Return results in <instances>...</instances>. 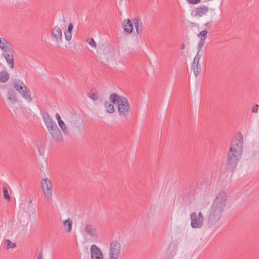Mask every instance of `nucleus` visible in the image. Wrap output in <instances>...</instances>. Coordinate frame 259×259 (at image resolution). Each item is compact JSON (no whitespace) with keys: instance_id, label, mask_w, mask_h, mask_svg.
Segmentation results:
<instances>
[{"instance_id":"nucleus-1","label":"nucleus","mask_w":259,"mask_h":259,"mask_svg":"<svg viewBox=\"0 0 259 259\" xmlns=\"http://www.w3.org/2000/svg\"><path fill=\"white\" fill-rule=\"evenodd\" d=\"M243 151V137L239 134L232 140L227 156V169L233 172L241 159Z\"/></svg>"},{"instance_id":"nucleus-2","label":"nucleus","mask_w":259,"mask_h":259,"mask_svg":"<svg viewBox=\"0 0 259 259\" xmlns=\"http://www.w3.org/2000/svg\"><path fill=\"white\" fill-rule=\"evenodd\" d=\"M227 195L224 192H219L211 206L208 217L209 223L214 224L221 219L226 205Z\"/></svg>"},{"instance_id":"nucleus-3","label":"nucleus","mask_w":259,"mask_h":259,"mask_svg":"<svg viewBox=\"0 0 259 259\" xmlns=\"http://www.w3.org/2000/svg\"><path fill=\"white\" fill-rule=\"evenodd\" d=\"M110 100L114 104L117 102L119 116L126 118L130 112V107L127 99L123 96H120L115 93H112L110 96Z\"/></svg>"},{"instance_id":"nucleus-4","label":"nucleus","mask_w":259,"mask_h":259,"mask_svg":"<svg viewBox=\"0 0 259 259\" xmlns=\"http://www.w3.org/2000/svg\"><path fill=\"white\" fill-rule=\"evenodd\" d=\"M13 84L14 88L24 99H26L28 102L32 101L30 91L22 81L15 79L14 80Z\"/></svg>"},{"instance_id":"nucleus-5","label":"nucleus","mask_w":259,"mask_h":259,"mask_svg":"<svg viewBox=\"0 0 259 259\" xmlns=\"http://www.w3.org/2000/svg\"><path fill=\"white\" fill-rule=\"evenodd\" d=\"M41 188L48 202L52 200L53 185L51 181L48 178H45L41 181Z\"/></svg>"},{"instance_id":"nucleus-6","label":"nucleus","mask_w":259,"mask_h":259,"mask_svg":"<svg viewBox=\"0 0 259 259\" xmlns=\"http://www.w3.org/2000/svg\"><path fill=\"white\" fill-rule=\"evenodd\" d=\"M121 253V244L119 242L112 241L110 244L109 259H118Z\"/></svg>"},{"instance_id":"nucleus-7","label":"nucleus","mask_w":259,"mask_h":259,"mask_svg":"<svg viewBox=\"0 0 259 259\" xmlns=\"http://www.w3.org/2000/svg\"><path fill=\"white\" fill-rule=\"evenodd\" d=\"M191 226L193 229L201 228L203 224L204 218L202 213L199 212L198 214L193 212L190 214Z\"/></svg>"},{"instance_id":"nucleus-8","label":"nucleus","mask_w":259,"mask_h":259,"mask_svg":"<svg viewBox=\"0 0 259 259\" xmlns=\"http://www.w3.org/2000/svg\"><path fill=\"white\" fill-rule=\"evenodd\" d=\"M201 57V55L198 54L197 52L192 64V68L195 76L197 77L201 72V66L199 64V60Z\"/></svg>"},{"instance_id":"nucleus-9","label":"nucleus","mask_w":259,"mask_h":259,"mask_svg":"<svg viewBox=\"0 0 259 259\" xmlns=\"http://www.w3.org/2000/svg\"><path fill=\"white\" fill-rule=\"evenodd\" d=\"M84 230L85 233L91 238L93 239H97L99 237L97 228L94 225L90 223L86 224Z\"/></svg>"},{"instance_id":"nucleus-10","label":"nucleus","mask_w":259,"mask_h":259,"mask_svg":"<svg viewBox=\"0 0 259 259\" xmlns=\"http://www.w3.org/2000/svg\"><path fill=\"white\" fill-rule=\"evenodd\" d=\"M51 37L52 39L59 43L62 40V32L61 29L58 26L54 27L51 31Z\"/></svg>"},{"instance_id":"nucleus-11","label":"nucleus","mask_w":259,"mask_h":259,"mask_svg":"<svg viewBox=\"0 0 259 259\" xmlns=\"http://www.w3.org/2000/svg\"><path fill=\"white\" fill-rule=\"evenodd\" d=\"M91 259H103V255L100 249L95 244L91 246Z\"/></svg>"},{"instance_id":"nucleus-12","label":"nucleus","mask_w":259,"mask_h":259,"mask_svg":"<svg viewBox=\"0 0 259 259\" xmlns=\"http://www.w3.org/2000/svg\"><path fill=\"white\" fill-rule=\"evenodd\" d=\"M0 49L6 53H10L13 51L11 45L4 38H0Z\"/></svg>"},{"instance_id":"nucleus-13","label":"nucleus","mask_w":259,"mask_h":259,"mask_svg":"<svg viewBox=\"0 0 259 259\" xmlns=\"http://www.w3.org/2000/svg\"><path fill=\"white\" fill-rule=\"evenodd\" d=\"M43 119L48 131L53 130V128L57 126L56 122L53 121V119L48 114H47L46 116H43Z\"/></svg>"},{"instance_id":"nucleus-14","label":"nucleus","mask_w":259,"mask_h":259,"mask_svg":"<svg viewBox=\"0 0 259 259\" xmlns=\"http://www.w3.org/2000/svg\"><path fill=\"white\" fill-rule=\"evenodd\" d=\"M52 136V138L57 141H61L62 140V134L59 130L58 126L53 130L49 131Z\"/></svg>"},{"instance_id":"nucleus-15","label":"nucleus","mask_w":259,"mask_h":259,"mask_svg":"<svg viewBox=\"0 0 259 259\" xmlns=\"http://www.w3.org/2000/svg\"><path fill=\"white\" fill-rule=\"evenodd\" d=\"M7 98L11 104H15L18 102L16 94L13 90H10L8 91Z\"/></svg>"},{"instance_id":"nucleus-16","label":"nucleus","mask_w":259,"mask_h":259,"mask_svg":"<svg viewBox=\"0 0 259 259\" xmlns=\"http://www.w3.org/2000/svg\"><path fill=\"white\" fill-rule=\"evenodd\" d=\"M123 25V29L125 32L130 33L133 31V26L132 22L129 19L124 20Z\"/></svg>"},{"instance_id":"nucleus-17","label":"nucleus","mask_w":259,"mask_h":259,"mask_svg":"<svg viewBox=\"0 0 259 259\" xmlns=\"http://www.w3.org/2000/svg\"><path fill=\"white\" fill-rule=\"evenodd\" d=\"M56 117L58 120V124L60 128H61L62 131L64 133V134H67L68 133V129L67 128V126L66 124L64 123V122L62 120L60 116L58 113H56Z\"/></svg>"},{"instance_id":"nucleus-18","label":"nucleus","mask_w":259,"mask_h":259,"mask_svg":"<svg viewBox=\"0 0 259 259\" xmlns=\"http://www.w3.org/2000/svg\"><path fill=\"white\" fill-rule=\"evenodd\" d=\"M208 9L206 6H200L195 10V13L196 15H198L200 17L205 15L208 12Z\"/></svg>"},{"instance_id":"nucleus-19","label":"nucleus","mask_w":259,"mask_h":259,"mask_svg":"<svg viewBox=\"0 0 259 259\" xmlns=\"http://www.w3.org/2000/svg\"><path fill=\"white\" fill-rule=\"evenodd\" d=\"M72 220L70 218L67 219L63 222V225L65 229L68 233H70L72 230Z\"/></svg>"},{"instance_id":"nucleus-20","label":"nucleus","mask_w":259,"mask_h":259,"mask_svg":"<svg viewBox=\"0 0 259 259\" xmlns=\"http://www.w3.org/2000/svg\"><path fill=\"white\" fill-rule=\"evenodd\" d=\"M10 75L6 70L0 72V81L3 83L7 82L9 79Z\"/></svg>"},{"instance_id":"nucleus-21","label":"nucleus","mask_w":259,"mask_h":259,"mask_svg":"<svg viewBox=\"0 0 259 259\" xmlns=\"http://www.w3.org/2000/svg\"><path fill=\"white\" fill-rule=\"evenodd\" d=\"M4 57L7 63L10 65L11 68L13 69L14 65L13 55L9 54V53H6V54H4Z\"/></svg>"},{"instance_id":"nucleus-22","label":"nucleus","mask_w":259,"mask_h":259,"mask_svg":"<svg viewBox=\"0 0 259 259\" xmlns=\"http://www.w3.org/2000/svg\"><path fill=\"white\" fill-rule=\"evenodd\" d=\"M104 106L107 112L113 113L114 112L115 109L114 105L111 104L109 101H106L104 103Z\"/></svg>"},{"instance_id":"nucleus-23","label":"nucleus","mask_w":259,"mask_h":259,"mask_svg":"<svg viewBox=\"0 0 259 259\" xmlns=\"http://www.w3.org/2000/svg\"><path fill=\"white\" fill-rule=\"evenodd\" d=\"M133 21L136 30L137 34L139 35H141V31L140 30V23H139V19L138 18H135L133 19Z\"/></svg>"},{"instance_id":"nucleus-24","label":"nucleus","mask_w":259,"mask_h":259,"mask_svg":"<svg viewBox=\"0 0 259 259\" xmlns=\"http://www.w3.org/2000/svg\"><path fill=\"white\" fill-rule=\"evenodd\" d=\"M5 248L7 250H9L10 248H15L17 246L16 243L12 242L10 240L7 239L5 240Z\"/></svg>"},{"instance_id":"nucleus-25","label":"nucleus","mask_w":259,"mask_h":259,"mask_svg":"<svg viewBox=\"0 0 259 259\" xmlns=\"http://www.w3.org/2000/svg\"><path fill=\"white\" fill-rule=\"evenodd\" d=\"M207 32L206 30L201 31L198 35V37H200L201 41H203L207 37Z\"/></svg>"},{"instance_id":"nucleus-26","label":"nucleus","mask_w":259,"mask_h":259,"mask_svg":"<svg viewBox=\"0 0 259 259\" xmlns=\"http://www.w3.org/2000/svg\"><path fill=\"white\" fill-rule=\"evenodd\" d=\"M3 192H4V198L6 199H7L8 201H10L11 200V198H10L8 189L6 187H3Z\"/></svg>"},{"instance_id":"nucleus-27","label":"nucleus","mask_w":259,"mask_h":259,"mask_svg":"<svg viewBox=\"0 0 259 259\" xmlns=\"http://www.w3.org/2000/svg\"><path fill=\"white\" fill-rule=\"evenodd\" d=\"M87 42H88V44L93 48H96L97 46H96V42L95 41L94 39L93 38H88L87 39Z\"/></svg>"},{"instance_id":"nucleus-28","label":"nucleus","mask_w":259,"mask_h":259,"mask_svg":"<svg viewBox=\"0 0 259 259\" xmlns=\"http://www.w3.org/2000/svg\"><path fill=\"white\" fill-rule=\"evenodd\" d=\"M89 97L95 101L99 99V96L98 94L95 93H90L89 95Z\"/></svg>"},{"instance_id":"nucleus-29","label":"nucleus","mask_w":259,"mask_h":259,"mask_svg":"<svg viewBox=\"0 0 259 259\" xmlns=\"http://www.w3.org/2000/svg\"><path fill=\"white\" fill-rule=\"evenodd\" d=\"M65 36L66 40L67 41H70L72 38V32L65 31Z\"/></svg>"},{"instance_id":"nucleus-30","label":"nucleus","mask_w":259,"mask_h":259,"mask_svg":"<svg viewBox=\"0 0 259 259\" xmlns=\"http://www.w3.org/2000/svg\"><path fill=\"white\" fill-rule=\"evenodd\" d=\"M258 105L257 104H255L251 108V111L252 113H257V111H258Z\"/></svg>"},{"instance_id":"nucleus-31","label":"nucleus","mask_w":259,"mask_h":259,"mask_svg":"<svg viewBox=\"0 0 259 259\" xmlns=\"http://www.w3.org/2000/svg\"><path fill=\"white\" fill-rule=\"evenodd\" d=\"M203 46H204V42L203 41H202L198 44V51H197V52H198V54H200L199 52H200L201 48L203 47Z\"/></svg>"},{"instance_id":"nucleus-32","label":"nucleus","mask_w":259,"mask_h":259,"mask_svg":"<svg viewBox=\"0 0 259 259\" xmlns=\"http://www.w3.org/2000/svg\"><path fill=\"white\" fill-rule=\"evenodd\" d=\"M187 2L191 4H197L200 2V0H187Z\"/></svg>"},{"instance_id":"nucleus-33","label":"nucleus","mask_w":259,"mask_h":259,"mask_svg":"<svg viewBox=\"0 0 259 259\" xmlns=\"http://www.w3.org/2000/svg\"><path fill=\"white\" fill-rule=\"evenodd\" d=\"M206 27L208 29H211L212 26V22L211 21L206 23L205 24Z\"/></svg>"},{"instance_id":"nucleus-34","label":"nucleus","mask_w":259,"mask_h":259,"mask_svg":"<svg viewBox=\"0 0 259 259\" xmlns=\"http://www.w3.org/2000/svg\"><path fill=\"white\" fill-rule=\"evenodd\" d=\"M73 24L72 23H70L69 24L68 27V29H67V30L66 31H68V32H72V29H73Z\"/></svg>"},{"instance_id":"nucleus-35","label":"nucleus","mask_w":259,"mask_h":259,"mask_svg":"<svg viewBox=\"0 0 259 259\" xmlns=\"http://www.w3.org/2000/svg\"><path fill=\"white\" fill-rule=\"evenodd\" d=\"M42 257H43V254H42V252H38L36 259H42Z\"/></svg>"},{"instance_id":"nucleus-36","label":"nucleus","mask_w":259,"mask_h":259,"mask_svg":"<svg viewBox=\"0 0 259 259\" xmlns=\"http://www.w3.org/2000/svg\"><path fill=\"white\" fill-rule=\"evenodd\" d=\"M185 48V44H182L180 46L181 50H183Z\"/></svg>"}]
</instances>
